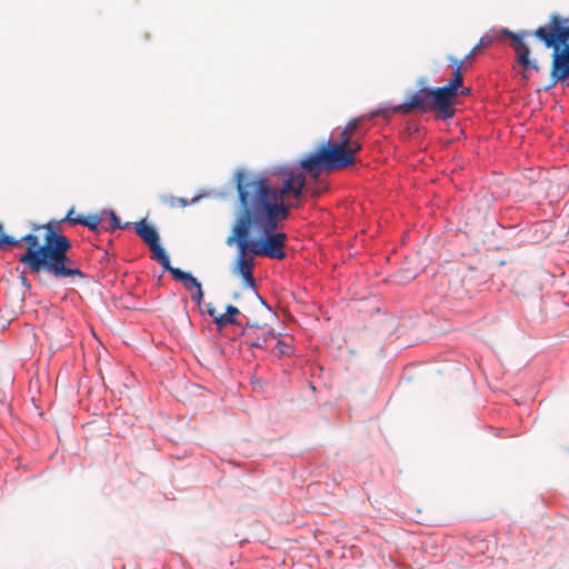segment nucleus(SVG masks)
<instances>
[{
    "label": "nucleus",
    "mask_w": 569,
    "mask_h": 569,
    "mask_svg": "<svg viewBox=\"0 0 569 569\" xmlns=\"http://www.w3.org/2000/svg\"><path fill=\"white\" fill-rule=\"evenodd\" d=\"M281 184L274 182L263 172H253L246 169L238 170L234 174L237 189V208L234 219L246 209L263 210L264 207L273 213L274 226L263 231L260 227H251L249 234V247L257 257H268L282 260L286 258L284 246L287 234L276 232L279 223L287 220L290 208L287 204L289 199H300L306 186V174L284 168L281 170Z\"/></svg>",
    "instance_id": "f257e3e1"
},
{
    "label": "nucleus",
    "mask_w": 569,
    "mask_h": 569,
    "mask_svg": "<svg viewBox=\"0 0 569 569\" xmlns=\"http://www.w3.org/2000/svg\"><path fill=\"white\" fill-rule=\"evenodd\" d=\"M502 32L512 40V49L517 62L513 69L523 81L529 80V70L536 72L541 70L537 59L530 58L531 50L526 40L528 37H535L540 40L546 48L552 49L550 70L552 83L547 89L569 79V18L552 13L548 23L537 28L535 31L526 30L515 33L508 29H503Z\"/></svg>",
    "instance_id": "f03ea898"
},
{
    "label": "nucleus",
    "mask_w": 569,
    "mask_h": 569,
    "mask_svg": "<svg viewBox=\"0 0 569 569\" xmlns=\"http://www.w3.org/2000/svg\"><path fill=\"white\" fill-rule=\"evenodd\" d=\"M47 230L44 243L40 244L39 238L33 233L23 236L20 240L28 247L26 252L19 258V262L27 266L33 273L46 271L56 279L80 277L84 273L76 267L73 260L68 257L71 249L70 240L60 233H57L51 222L43 226Z\"/></svg>",
    "instance_id": "7ed1b4c3"
},
{
    "label": "nucleus",
    "mask_w": 569,
    "mask_h": 569,
    "mask_svg": "<svg viewBox=\"0 0 569 569\" xmlns=\"http://www.w3.org/2000/svg\"><path fill=\"white\" fill-rule=\"evenodd\" d=\"M274 226L273 213L267 207L263 210L246 209L238 219L233 220L230 234L226 239L229 247L236 246L238 253L232 267V272L242 277L247 287L254 288L256 280L252 274L253 258L251 248L249 247V234L251 227H260L263 231L270 230Z\"/></svg>",
    "instance_id": "20e7f679"
},
{
    "label": "nucleus",
    "mask_w": 569,
    "mask_h": 569,
    "mask_svg": "<svg viewBox=\"0 0 569 569\" xmlns=\"http://www.w3.org/2000/svg\"><path fill=\"white\" fill-rule=\"evenodd\" d=\"M356 153L338 143L321 144L318 149L300 160V167L317 179L323 171L340 170L355 164Z\"/></svg>",
    "instance_id": "39448f33"
},
{
    "label": "nucleus",
    "mask_w": 569,
    "mask_h": 569,
    "mask_svg": "<svg viewBox=\"0 0 569 569\" xmlns=\"http://www.w3.org/2000/svg\"><path fill=\"white\" fill-rule=\"evenodd\" d=\"M462 82L463 76L461 70H453L452 78L446 86L427 91L428 96L433 98V102L441 112L443 120L451 119L455 116V102L459 94V89L462 88Z\"/></svg>",
    "instance_id": "423d86ee"
},
{
    "label": "nucleus",
    "mask_w": 569,
    "mask_h": 569,
    "mask_svg": "<svg viewBox=\"0 0 569 569\" xmlns=\"http://www.w3.org/2000/svg\"><path fill=\"white\" fill-rule=\"evenodd\" d=\"M428 90H435V88L422 87L418 92L410 94L406 102L398 104L391 109V112L401 113V114H410L412 111H419L421 113H426L429 111L436 112V116L443 120L441 117V112L436 107L433 102V98L428 96Z\"/></svg>",
    "instance_id": "0eeeda50"
},
{
    "label": "nucleus",
    "mask_w": 569,
    "mask_h": 569,
    "mask_svg": "<svg viewBox=\"0 0 569 569\" xmlns=\"http://www.w3.org/2000/svg\"><path fill=\"white\" fill-rule=\"evenodd\" d=\"M171 274L176 280L182 282L184 289L191 292V299L200 305L203 298V291L200 281L191 273L184 272L179 268L171 270Z\"/></svg>",
    "instance_id": "6e6552de"
},
{
    "label": "nucleus",
    "mask_w": 569,
    "mask_h": 569,
    "mask_svg": "<svg viewBox=\"0 0 569 569\" xmlns=\"http://www.w3.org/2000/svg\"><path fill=\"white\" fill-rule=\"evenodd\" d=\"M208 313L213 318V322L219 328H224L229 325H236V317L240 313L239 309L232 305L227 306L224 313H217L216 308L211 303L207 305Z\"/></svg>",
    "instance_id": "1a4fd4ad"
},
{
    "label": "nucleus",
    "mask_w": 569,
    "mask_h": 569,
    "mask_svg": "<svg viewBox=\"0 0 569 569\" xmlns=\"http://www.w3.org/2000/svg\"><path fill=\"white\" fill-rule=\"evenodd\" d=\"M74 213V207H72L66 217L61 220V222L67 221L70 224H81L89 228L92 231L98 230V227L101 222V218L98 214H89V216H78L77 218H72Z\"/></svg>",
    "instance_id": "9d476101"
},
{
    "label": "nucleus",
    "mask_w": 569,
    "mask_h": 569,
    "mask_svg": "<svg viewBox=\"0 0 569 569\" xmlns=\"http://www.w3.org/2000/svg\"><path fill=\"white\" fill-rule=\"evenodd\" d=\"M134 230L148 246L159 241V234L154 227L148 224L144 220L136 222Z\"/></svg>",
    "instance_id": "9b49d317"
},
{
    "label": "nucleus",
    "mask_w": 569,
    "mask_h": 569,
    "mask_svg": "<svg viewBox=\"0 0 569 569\" xmlns=\"http://www.w3.org/2000/svg\"><path fill=\"white\" fill-rule=\"evenodd\" d=\"M380 114H386V113L382 110H377V111H372L368 116H361V117L351 119L343 129H346L348 132H350L351 137H353L355 139H359V136L361 132V123L365 120L372 119L373 117H377Z\"/></svg>",
    "instance_id": "f8f14e48"
},
{
    "label": "nucleus",
    "mask_w": 569,
    "mask_h": 569,
    "mask_svg": "<svg viewBox=\"0 0 569 569\" xmlns=\"http://www.w3.org/2000/svg\"><path fill=\"white\" fill-rule=\"evenodd\" d=\"M336 143L350 150L353 153H358L361 150V143L359 139L351 137L350 132H348L346 129L340 132L339 140Z\"/></svg>",
    "instance_id": "ddd939ff"
},
{
    "label": "nucleus",
    "mask_w": 569,
    "mask_h": 569,
    "mask_svg": "<svg viewBox=\"0 0 569 569\" xmlns=\"http://www.w3.org/2000/svg\"><path fill=\"white\" fill-rule=\"evenodd\" d=\"M150 250L153 253V258L162 266V268L171 273V270L176 269L171 267L170 259L164 252L163 248L160 246L159 241L149 246Z\"/></svg>",
    "instance_id": "4468645a"
},
{
    "label": "nucleus",
    "mask_w": 569,
    "mask_h": 569,
    "mask_svg": "<svg viewBox=\"0 0 569 569\" xmlns=\"http://www.w3.org/2000/svg\"><path fill=\"white\" fill-rule=\"evenodd\" d=\"M11 246L20 247V240H17L13 237L4 234L3 226L2 223H0V249H6Z\"/></svg>",
    "instance_id": "2eb2a0df"
},
{
    "label": "nucleus",
    "mask_w": 569,
    "mask_h": 569,
    "mask_svg": "<svg viewBox=\"0 0 569 569\" xmlns=\"http://www.w3.org/2000/svg\"><path fill=\"white\" fill-rule=\"evenodd\" d=\"M276 350L279 356H286L290 353L291 347L282 340H278L276 343Z\"/></svg>",
    "instance_id": "dca6fc26"
},
{
    "label": "nucleus",
    "mask_w": 569,
    "mask_h": 569,
    "mask_svg": "<svg viewBox=\"0 0 569 569\" xmlns=\"http://www.w3.org/2000/svg\"><path fill=\"white\" fill-rule=\"evenodd\" d=\"M110 221H111V226H110L111 230L122 228L120 219L117 217V214L113 211H110ZM127 226H128V223H126V227ZM123 228H124V226H123Z\"/></svg>",
    "instance_id": "f3484780"
},
{
    "label": "nucleus",
    "mask_w": 569,
    "mask_h": 569,
    "mask_svg": "<svg viewBox=\"0 0 569 569\" xmlns=\"http://www.w3.org/2000/svg\"><path fill=\"white\" fill-rule=\"evenodd\" d=\"M448 60L450 61L451 66L453 67V70H462L465 62L467 60H459L455 57H449Z\"/></svg>",
    "instance_id": "a211bd4d"
},
{
    "label": "nucleus",
    "mask_w": 569,
    "mask_h": 569,
    "mask_svg": "<svg viewBox=\"0 0 569 569\" xmlns=\"http://www.w3.org/2000/svg\"><path fill=\"white\" fill-rule=\"evenodd\" d=\"M485 46L483 39L481 38L479 43L472 48V50L466 56L465 60L469 61L472 57Z\"/></svg>",
    "instance_id": "6ab92c4d"
},
{
    "label": "nucleus",
    "mask_w": 569,
    "mask_h": 569,
    "mask_svg": "<svg viewBox=\"0 0 569 569\" xmlns=\"http://www.w3.org/2000/svg\"><path fill=\"white\" fill-rule=\"evenodd\" d=\"M21 283H22L27 289H30V288H31L30 283L28 282V280H27V278H26V276H24L23 273L21 274Z\"/></svg>",
    "instance_id": "aec40b11"
},
{
    "label": "nucleus",
    "mask_w": 569,
    "mask_h": 569,
    "mask_svg": "<svg viewBox=\"0 0 569 569\" xmlns=\"http://www.w3.org/2000/svg\"><path fill=\"white\" fill-rule=\"evenodd\" d=\"M469 93H470V89L469 88H462L461 91H460L461 96H468Z\"/></svg>",
    "instance_id": "412c9836"
},
{
    "label": "nucleus",
    "mask_w": 569,
    "mask_h": 569,
    "mask_svg": "<svg viewBox=\"0 0 569 569\" xmlns=\"http://www.w3.org/2000/svg\"><path fill=\"white\" fill-rule=\"evenodd\" d=\"M177 201H178V202L180 203V206H182V207H186V206H187V203H188V202H187V200H186L184 198H179V199H177Z\"/></svg>",
    "instance_id": "4be33fe9"
},
{
    "label": "nucleus",
    "mask_w": 569,
    "mask_h": 569,
    "mask_svg": "<svg viewBox=\"0 0 569 569\" xmlns=\"http://www.w3.org/2000/svg\"><path fill=\"white\" fill-rule=\"evenodd\" d=\"M251 347L261 348L262 345L259 341L252 342Z\"/></svg>",
    "instance_id": "5701e85b"
}]
</instances>
